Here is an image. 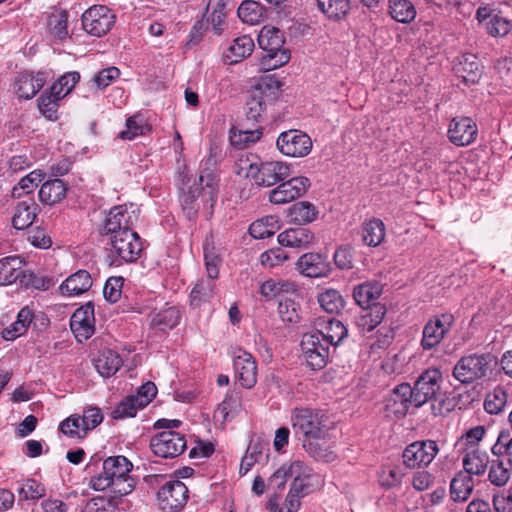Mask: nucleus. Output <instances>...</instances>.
<instances>
[{
    "label": "nucleus",
    "mask_w": 512,
    "mask_h": 512,
    "mask_svg": "<svg viewBox=\"0 0 512 512\" xmlns=\"http://www.w3.org/2000/svg\"><path fill=\"white\" fill-rule=\"evenodd\" d=\"M218 189L217 177L207 171L202 172L192 184L185 183L179 194L184 216L189 221H194L202 211L206 218H210L214 212Z\"/></svg>",
    "instance_id": "1"
},
{
    "label": "nucleus",
    "mask_w": 512,
    "mask_h": 512,
    "mask_svg": "<svg viewBox=\"0 0 512 512\" xmlns=\"http://www.w3.org/2000/svg\"><path fill=\"white\" fill-rule=\"evenodd\" d=\"M497 365L492 353H472L462 356L453 368V377L462 384H472L486 379Z\"/></svg>",
    "instance_id": "2"
},
{
    "label": "nucleus",
    "mask_w": 512,
    "mask_h": 512,
    "mask_svg": "<svg viewBox=\"0 0 512 512\" xmlns=\"http://www.w3.org/2000/svg\"><path fill=\"white\" fill-rule=\"evenodd\" d=\"M280 88L281 83L274 75L261 77L246 102L247 119L258 121L267 106L277 99Z\"/></svg>",
    "instance_id": "3"
},
{
    "label": "nucleus",
    "mask_w": 512,
    "mask_h": 512,
    "mask_svg": "<svg viewBox=\"0 0 512 512\" xmlns=\"http://www.w3.org/2000/svg\"><path fill=\"white\" fill-rule=\"evenodd\" d=\"M326 420V414L318 409L301 407L291 412V423L295 434H300L308 440H317L325 436Z\"/></svg>",
    "instance_id": "4"
},
{
    "label": "nucleus",
    "mask_w": 512,
    "mask_h": 512,
    "mask_svg": "<svg viewBox=\"0 0 512 512\" xmlns=\"http://www.w3.org/2000/svg\"><path fill=\"white\" fill-rule=\"evenodd\" d=\"M290 175V166L282 161H259L247 168V177L257 185L270 187L284 181Z\"/></svg>",
    "instance_id": "5"
},
{
    "label": "nucleus",
    "mask_w": 512,
    "mask_h": 512,
    "mask_svg": "<svg viewBox=\"0 0 512 512\" xmlns=\"http://www.w3.org/2000/svg\"><path fill=\"white\" fill-rule=\"evenodd\" d=\"M110 254L115 262H135L143 249L139 235L133 230L109 238Z\"/></svg>",
    "instance_id": "6"
},
{
    "label": "nucleus",
    "mask_w": 512,
    "mask_h": 512,
    "mask_svg": "<svg viewBox=\"0 0 512 512\" xmlns=\"http://www.w3.org/2000/svg\"><path fill=\"white\" fill-rule=\"evenodd\" d=\"M132 468V463L125 456L108 457L103 462V471L91 478V487L97 491H104L110 488L114 481L128 476Z\"/></svg>",
    "instance_id": "7"
},
{
    "label": "nucleus",
    "mask_w": 512,
    "mask_h": 512,
    "mask_svg": "<svg viewBox=\"0 0 512 512\" xmlns=\"http://www.w3.org/2000/svg\"><path fill=\"white\" fill-rule=\"evenodd\" d=\"M258 44L267 52L270 60H275L273 68L280 67L289 61L290 53L283 49L284 37L278 28L264 26L258 35Z\"/></svg>",
    "instance_id": "8"
},
{
    "label": "nucleus",
    "mask_w": 512,
    "mask_h": 512,
    "mask_svg": "<svg viewBox=\"0 0 512 512\" xmlns=\"http://www.w3.org/2000/svg\"><path fill=\"white\" fill-rule=\"evenodd\" d=\"M116 21V15L104 5H94L82 15L83 29L91 36L102 37L107 34Z\"/></svg>",
    "instance_id": "9"
},
{
    "label": "nucleus",
    "mask_w": 512,
    "mask_h": 512,
    "mask_svg": "<svg viewBox=\"0 0 512 512\" xmlns=\"http://www.w3.org/2000/svg\"><path fill=\"white\" fill-rule=\"evenodd\" d=\"M442 373L437 368L424 371L412 387L414 406L420 407L429 401H436L440 394Z\"/></svg>",
    "instance_id": "10"
},
{
    "label": "nucleus",
    "mask_w": 512,
    "mask_h": 512,
    "mask_svg": "<svg viewBox=\"0 0 512 512\" xmlns=\"http://www.w3.org/2000/svg\"><path fill=\"white\" fill-rule=\"evenodd\" d=\"M139 211L134 205L127 207L119 205L113 207L106 216L103 232L104 235L113 237L121 234L124 230H133V226L138 222Z\"/></svg>",
    "instance_id": "11"
},
{
    "label": "nucleus",
    "mask_w": 512,
    "mask_h": 512,
    "mask_svg": "<svg viewBox=\"0 0 512 512\" xmlns=\"http://www.w3.org/2000/svg\"><path fill=\"white\" fill-rule=\"evenodd\" d=\"M187 447L183 434L172 430H165L154 435L150 440V448L155 456L161 458H175L180 456Z\"/></svg>",
    "instance_id": "12"
},
{
    "label": "nucleus",
    "mask_w": 512,
    "mask_h": 512,
    "mask_svg": "<svg viewBox=\"0 0 512 512\" xmlns=\"http://www.w3.org/2000/svg\"><path fill=\"white\" fill-rule=\"evenodd\" d=\"M455 318L451 313H442L433 316L424 325L421 346L430 350L441 343L454 325Z\"/></svg>",
    "instance_id": "13"
},
{
    "label": "nucleus",
    "mask_w": 512,
    "mask_h": 512,
    "mask_svg": "<svg viewBox=\"0 0 512 512\" xmlns=\"http://www.w3.org/2000/svg\"><path fill=\"white\" fill-rule=\"evenodd\" d=\"M276 146L285 156L301 158L311 152L312 140L305 132L291 129L282 132L278 136Z\"/></svg>",
    "instance_id": "14"
},
{
    "label": "nucleus",
    "mask_w": 512,
    "mask_h": 512,
    "mask_svg": "<svg viewBox=\"0 0 512 512\" xmlns=\"http://www.w3.org/2000/svg\"><path fill=\"white\" fill-rule=\"evenodd\" d=\"M439 447L434 440L415 441L403 451V463L407 468L427 467L436 457Z\"/></svg>",
    "instance_id": "15"
},
{
    "label": "nucleus",
    "mask_w": 512,
    "mask_h": 512,
    "mask_svg": "<svg viewBox=\"0 0 512 512\" xmlns=\"http://www.w3.org/2000/svg\"><path fill=\"white\" fill-rule=\"evenodd\" d=\"M157 498L163 511L177 512L187 503L188 488L180 480H170L158 491Z\"/></svg>",
    "instance_id": "16"
},
{
    "label": "nucleus",
    "mask_w": 512,
    "mask_h": 512,
    "mask_svg": "<svg viewBox=\"0 0 512 512\" xmlns=\"http://www.w3.org/2000/svg\"><path fill=\"white\" fill-rule=\"evenodd\" d=\"M311 182L305 176L293 177L287 181H282L276 188L269 192L268 199L273 204H286L303 196Z\"/></svg>",
    "instance_id": "17"
},
{
    "label": "nucleus",
    "mask_w": 512,
    "mask_h": 512,
    "mask_svg": "<svg viewBox=\"0 0 512 512\" xmlns=\"http://www.w3.org/2000/svg\"><path fill=\"white\" fill-rule=\"evenodd\" d=\"M233 365L241 386L250 389L257 382V363L247 351L237 348L233 352Z\"/></svg>",
    "instance_id": "18"
},
{
    "label": "nucleus",
    "mask_w": 512,
    "mask_h": 512,
    "mask_svg": "<svg viewBox=\"0 0 512 512\" xmlns=\"http://www.w3.org/2000/svg\"><path fill=\"white\" fill-rule=\"evenodd\" d=\"M301 348L308 366L313 370L325 367L329 355V347L320 339L319 334L304 335Z\"/></svg>",
    "instance_id": "19"
},
{
    "label": "nucleus",
    "mask_w": 512,
    "mask_h": 512,
    "mask_svg": "<svg viewBox=\"0 0 512 512\" xmlns=\"http://www.w3.org/2000/svg\"><path fill=\"white\" fill-rule=\"evenodd\" d=\"M70 328L78 342L90 338L95 330L94 306L91 302L79 307L70 318Z\"/></svg>",
    "instance_id": "20"
},
{
    "label": "nucleus",
    "mask_w": 512,
    "mask_h": 512,
    "mask_svg": "<svg viewBox=\"0 0 512 512\" xmlns=\"http://www.w3.org/2000/svg\"><path fill=\"white\" fill-rule=\"evenodd\" d=\"M448 138L456 146H467L476 140L478 128L470 117H455L448 129Z\"/></svg>",
    "instance_id": "21"
},
{
    "label": "nucleus",
    "mask_w": 512,
    "mask_h": 512,
    "mask_svg": "<svg viewBox=\"0 0 512 512\" xmlns=\"http://www.w3.org/2000/svg\"><path fill=\"white\" fill-rule=\"evenodd\" d=\"M297 270L304 276L320 278L328 276L331 265L326 256L319 253H306L302 255L297 263Z\"/></svg>",
    "instance_id": "22"
},
{
    "label": "nucleus",
    "mask_w": 512,
    "mask_h": 512,
    "mask_svg": "<svg viewBox=\"0 0 512 512\" xmlns=\"http://www.w3.org/2000/svg\"><path fill=\"white\" fill-rule=\"evenodd\" d=\"M412 387L408 383L397 385L386 399V410L395 416H404L409 407L414 405Z\"/></svg>",
    "instance_id": "23"
},
{
    "label": "nucleus",
    "mask_w": 512,
    "mask_h": 512,
    "mask_svg": "<svg viewBox=\"0 0 512 512\" xmlns=\"http://www.w3.org/2000/svg\"><path fill=\"white\" fill-rule=\"evenodd\" d=\"M454 70L467 85L478 83L482 75L480 62L477 56L471 53L457 57Z\"/></svg>",
    "instance_id": "24"
},
{
    "label": "nucleus",
    "mask_w": 512,
    "mask_h": 512,
    "mask_svg": "<svg viewBox=\"0 0 512 512\" xmlns=\"http://www.w3.org/2000/svg\"><path fill=\"white\" fill-rule=\"evenodd\" d=\"M46 77L42 72H23L15 81L16 93L20 98H33L44 86Z\"/></svg>",
    "instance_id": "25"
},
{
    "label": "nucleus",
    "mask_w": 512,
    "mask_h": 512,
    "mask_svg": "<svg viewBox=\"0 0 512 512\" xmlns=\"http://www.w3.org/2000/svg\"><path fill=\"white\" fill-rule=\"evenodd\" d=\"M383 292V285L378 280H368L353 288L352 296L361 308L372 306Z\"/></svg>",
    "instance_id": "26"
},
{
    "label": "nucleus",
    "mask_w": 512,
    "mask_h": 512,
    "mask_svg": "<svg viewBox=\"0 0 512 512\" xmlns=\"http://www.w3.org/2000/svg\"><path fill=\"white\" fill-rule=\"evenodd\" d=\"M38 205L34 199L27 196L24 200L20 201L15 209L12 218V225L15 229L24 230L30 227L37 215Z\"/></svg>",
    "instance_id": "27"
},
{
    "label": "nucleus",
    "mask_w": 512,
    "mask_h": 512,
    "mask_svg": "<svg viewBox=\"0 0 512 512\" xmlns=\"http://www.w3.org/2000/svg\"><path fill=\"white\" fill-rule=\"evenodd\" d=\"M92 286V278L86 270H78L70 275L59 287L63 296H76L88 291Z\"/></svg>",
    "instance_id": "28"
},
{
    "label": "nucleus",
    "mask_w": 512,
    "mask_h": 512,
    "mask_svg": "<svg viewBox=\"0 0 512 512\" xmlns=\"http://www.w3.org/2000/svg\"><path fill=\"white\" fill-rule=\"evenodd\" d=\"M386 314V307L381 303L362 308L356 317V325L362 332H370L378 326Z\"/></svg>",
    "instance_id": "29"
},
{
    "label": "nucleus",
    "mask_w": 512,
    "mask_h": 512,
    "mask_svg": "<svg viewBox=\"0 0 512 512\" xmlns=\"http://www.w3.org/2000/svg\"><path fill=\"white\" fill-rule=\"evenodd\" d=\"M386 235L384 222L379 218H371L363 222L361 237L365 245L369 247L379 246Z\"/></svg>",
    "instance_id": "30"
},
{
    "label": "nucleus",
    "mask_w": 512,
    "mask_h": 512,
    "mask_svg": "<svg viewBox=\"0 0 512 512\" xmlns=\"http://www.w3.org/2000/svg\"><path fill=\"white\" fill-rule=\"evenodd\" d=\"M315 334H319L322 342L330 347L337 346L344 338H346L348 330L341 321L335 318H330Z\"/></svg>",
    "instance_id": "31"
},
{
    "label": "nucleus",
    "mask_w": 512,
    "mask_h": 512,
    "mask_svg": "<svg viewBox=\"0 0 512 512\" xmlns=\"http://www.w3.org/2000/svg\"><path fill=\"white\" fill-rule=\"evenodd\" d=\"M314 235L306 228H291L278 235V242L281 246L291 248H302L310 244Z\"/></svg>",
    "instance_id": "32"
},
{
    "label": "nucleus",
    "mask_w": 512,
    "mask_h": 512,
    "mask_svg": "<svg viewBox=\"0 0 512 512\" xmlns=\"http://www.w3.org/2000/svg\"><path fill=\"white\" fill-rule=\"evenodd\" d=\"M489 463L488 454L478 448L467 450L463 457L464 473L472 475H483Z\"/></svg>",
    "instance_id": "33"
},
{
    "label": "nucleus",
    "mask_w": 512,
    "mask_h": 512,
    "mask_svg": "<svg viewBox=\"0 0 512 512\" xmlns=\"http://www.w3.org/2000/svg\"><path fill=\"white\" fill-rule=\"evenodd\" d=\"M255 47L253 39L248 35L237 37L224 54L229 64H236L249 56Z\"/></svg>",
    "instance_id": "34"
},
{
    "label": "nucleus",
    "mask_w": 512,
    "mask_h": 512,
    "mask_svg": "<svg viewBox=\"0 0 512 512\" xmlns=\"http://www.w3.org/2000/svg\"><path fill=\"white\" fill-rule=\"evenodd\" d=\"M474 480L468 473L459 472L451 480L450 495L456 502L466 501L474 489Z\"/></svg>",
    "instance_id": "35"
},
{
    "label": "nucleus",
    "mask_w": 512,
    "mask_h": 512,
    "mask_svg": "<svg viewBox=\"0 0 512 512\" xmlns=\"http://www.w3.org/2000/svg\"><path fill=\"white\" fill-rule=\"evenodd\" d=\"M122 364L123 361L120 355L111 349L101 351L95 360V368L105 378L114 375Z\"/></svg>",
    "instance_id": "36"
},
{
    "label": "nucleus",
    "mask_w": 512,
    "mask_h": 512,
    "mask_svg": "<svg viewBox=\"0 0 512 512\" xmlns=\"http://www.w3.org/2000/svg\"><path fill=\"white\" fill-rule=\"evenodd\" d=\"M23 260L20 256H7L0 259V285L14 283L22 273Z\"/></svg>",
    "instance_id": "37"
},
{
    "label": "nucleus",
    "mask_w": 512,
    "mask_h": 512,
    "mask_svg": "<svg viewBox=\"0 0 512 512\" xmlns=\"http://www.w3.org/2000/svg\"><path fill=\"white\" fill-rule=\"evenodd\" d=\"M388 14L396 22L407 24L416 18L417 11L410 0H389Z\"/></svg>",
    "instance_id": "38"
},
{
    "label": "nucleus",
    "mask_w": 512,
    "mask_h": 512,
    "mask_svg": "<svg viewBox=\"0 0 512 512\" xmlns=\"http://www.w3.org/2000/svg\"><path fill=\"white\" fill-rule=\"evenodd\" d=\"M66 191V185L61 179L48 180L39 190V199L44 204L53 205L65 197Z\"/></svg>",
    "instance_id": "39"
},
{
    "label": "nucleus",
    "mask_w": 512,
    "mask_h": 512,
    "mask_svg": "<svg viewBox=\"0 0 512 512\" xmlns=\"http://www.w3.org/2000/svg\"><path fill=\"white\" fill-rule=\"evenodd\" d=\"M33 319V313L28 307L22 308L15 322L4 328L2 331V337L7 341H13L17 337L23 335Z\"/></svg>",
    "instance_id": "40"
},
{
    "label": "nucleus",
    "mask_w": 512,
    "mask_h": 512,
    "mask_svg": "<svg viewBox=\"0 0 512 512\" xmlns=\"http://www.w3.org/2000/svg\"><path fill=\"white\" fill-rule=\"evenodd\" d=\"M317 216V208L308 201H299L289 208L290 220L299 225L311 223Z\"/></svg>",
    "instance_id": "41"
},
{
    "label": "nucleus",
    "mask_w": 512,
    "mask_h": 512,
    "mask_svg": "<svg viewBox=\"0 0 512 512\" xmlns=\"http://www.w3.org/2000/svg\"><path fill=\"white\" fill-rule=\"evenodd\" d=\"M317 5L327 18L335 21L344 19L350 10L349 0H317Z\"/></svg>",
    "instance_id": "42"
},
{
    "label": "nucleus",
    "mask_w": 512,
    "mask_h": 512,
    "mask_svg": "<svg viewBox=\"0 0 512 512\" xmlns=\"http://www.w3.org/2000/svg\"><path fill=\"white\" fill-rule=\"evenodd\" d=\"M238 17L247 24H258L265 16L264 7L256 1L245 0L237 10Z\"/></svg>",
    "instance_id": "43"
},
{
    "label": "nucleus",
    "mask_w": 512,
    "mask_h": 512,
    "mask_svg": "<svg viewBox=\"0 0 512 512\" xmlns=\"http://www.w3.org/2000/svg\"><path fill=\"white\" fill-rule=\"evenodd\" d=\"M278 221L274 216H267L254 221L249 226V233L255 239L269 238L278 230Z\"/></svg>",
    "instance_id": "44"
},
{
    "label": "nucleus",
    "mask_w": 512,
    "mask_h": 512,
    "mask_svg": "<svg viewBox=\"0 0 512 512\" xmlns=\"http://www.w3.org/2000/svg\"><path fill=\"white\" fill-rule=\"evenodd\" d=\"M179 311L175 307H169L153 315L151 325L160 331H166L178 325Z\"/></svg>",
    "instance_id": "45"
},
{
    "label": "nucleus",
    "mask_w": 512,
    "mask_h": 512,
    "mask_svg": "<svg viewBox=\"0 0 512 512\" xmlns=\"http://www.w3.org/2000/svg\"><path fill=\"white\" fill-rule=\"evenodd\" d=\"M214 279L208 277V279L199 280L193 287L190 293L191 305L198 307L201 303L208 301L213 295L215 290Z\"/></svg>",
    "instance_id": "46"
},
{
    "label": "nucleus",
    "mask_w": 512,
    "mask_h": 512,
    "mask_svg": "<svg viewBox=\"0 0 512 512\" xmlns=\"http://www.w3.org/2000/svg\"><path fill=\"white\" fill-rule=\"evenodd\" d=\"M318 303L327 313H339L344 307V299L339 291L327 289L318 295Z\"/></svg>",
    "instance_id": "47"
},
{
    "label": "nucleus",
    "mask_w": 512,
    "mask_h": 512,
    "mask_svg": "<svg viewBox=\"0 0 512 512\" xmlns=\"http://www.w3.org/2000/svg\"><path fill=\"white\" fill-rule=\"evenodd\" d=\"M61 99L63 98L54 94V91L50 88L48 92L43 93L38 99L40 113L49 120L57 119V111Z\"/></svg>",
    "instance_id": "48"
},
{
    "label": "nucleus",
    "mask_w": 512,
    "mask_h": 512,
    "mask_svg": "<svg viewBox=\"0 0 512 512\" xmlns=\"http://www.w3.org/2000/svg\"><path fill=\"white\" fill-rule=\"evenodd\" d=\"M59 430L65 436L72 439H84L86 437L84 426L82 425L81 416L73 414L64 419L59 424Z\"/></svg>",
    "instance_id": "49"
},
{
    "label": "nucleus",
    "mask_w": 512,
    "mask_h": 512,
    "mask_svg": "<svg viewBox=\"0 0 512 512\" xmlns=\"http://www.w3.org/2000/svg\"><path fill=\"white\" fill-rule=\"evenodd\" d=\"M68 13L64 10L53 12L47 22L50 33L57 39L63 40L68 35Z\"/></svg>",
    "instance_id": "50"
},
{
    "label": "nucleus",
    "mask_w": 512,
    "mask_h": 512,
    "mask_svg": "<svg viewBox=\"0 0 512 512\" xmlns=\"http://www.w3.org/2000/svg\"><path fill=\"white\" fill-rule=\"evenodd\" d=\"M240 408V397L237 393H228L215 411V418L226 422L229 416L236 414Z\"/></svg>",
    "instance_id": "51"
},
{
    "label": "nucleus",
    "mask_w": 512,
    "mask_h": 512,
    "mask_svg": "<svg viewBox=\"0 0 512 512\" xmlns=\"http://www.w3.org/2000/svg\"><path fill=\"white\" fill-rule=\"evenodd\" d=\"M511 477L510 468L502 460H494L491 463L488 480L497 487L505 486Z\"/></svg>",
    "instance_id": "52"
},
{
    "label": "nucleus",
    "mask_w": 512,
    "mask_h": 512,
    "mask_svg": "<svg viewBox=\"0 0 512 512\" xmlns=\"http://www.w3.org/2000/svg\"><path fill=\"white\" fill-rule=\"evenodd\" d=\"M305 451L315 460L326 463L333 462L336 459V454L330 449L329 446L320 444L313 440H308L303 444Z\"/></svg>",
    "instance_id": "53"
},
{
    "label": "nucleus",
    "mask_w": 512,
    "mask_h": 512,
    "mask_svg": "<svg viewBox=\"0 0 512 512\" xmlns=\"http://www.w3.org/2000/svg\"><path fill=\"white\" fill-rule=\"evenodd\" d=\"M507 398L508 395L503 388H495L492 392L488 393L485 398V411L489 414L502 412L507 403Z\"/></svg>",
    "instance_id": "54"
},
{
    "label": "nucleus",
    "mask_w": 512,
    "mask_h": 512,
    "mask_svg": "<svg viewBox=\"0 0 512 512\" xmlns=\"http://www.w3.org/2000/svg\"><path fill=\"white\" fill-rule=\"evenodd\" d=\"M294 290V284L288 281H277L269 279L260 286V293L263 297L271 300L281 293H288Z\"/></svg>",
    "instance_id": "55"
},
{
    "label": "nucleus",
    "mask_w": 512,
    "mask_h": 512,
    "mask_svg": "<svg viewBox=\"0 0 512 512\" xmlns=\"http://www.w3.org/2000/svg\"><path fill=\"white\" fill-rule=\"evenodd\" d=\"M20 500H38L45 496L46 488L35 479H27L18 488Z\"/></svg>",
    "instance_id": "56"
},
{
    "label": "nucleus",
    "mask_w": 512,
    "mask_h": 512,
    "mask_svg": "<svg viewBox=\"0 0 512 512\" xmlns=\"http://www.w3.org/2000/svg\"><path fill=\"white\" fill-rule=\"evenodd\" d=\"M80 80V74L77 71H70L62 75L57 82H55L52 85V91H54V94L59 95L60 97L64 98L66 95H68L75 85Z\"/></svg>",
    "instance_id": "57"
},
{
    "label": "nucleus",
    "mask_w": 512,
    "mask_h": 512,
    "mask_svg": "<svg viewBox=\"0 0 512 512\" xmlns=\"http://www.w3.org/2000/svg\"><path fill=\"white\" fill-rule=\"evenodd\" d=\"M204 260L208 277L216 279L219 274V266L222 262L220 256L216 253L215 247L209 241L204 243Z\"/></svg>",
    "instance_id": "58"
},
{
    "label": "nucleus",
    "mask_w": 512,
    "mask_h": 512,
    "mask_svg": "<svg viewBox=\"0 0 512 512\" xmlns=\"http://www.w3.org/2000/svg\"><path fill=\"white\" fill-rule=\"evenodd\" d=\"M283 467L286 475L288 478H292V481L313 478V470L301 460L284 463Z\"/></svg>",
    "instance_id": "59"
},
{
    "label": "nucleus",
    "mask_w": 512,
    "mask_h": 512,
    "mask_svg": "<svg viewBox=\"0 0 512 512\" xmlns=\"http://www.w3.org/2000/svg\"><path fill=\"white\" fill-rule=\"evenodd\" d=\"M42 181V174L38 171H32L23 177L17 186L13 188V197H21L22 194H30L35 187Z\"/></svg>",
    "instance_id": "60"
},
{
    "label": "nucleus",
    "mask_w": 512,
    "mask_h": 512,
    "mask_svg": "<svg viewBox=\"0 0 512 512\" xmlns=\"http://www.w3.org/2000/svg\"><path fill=\"white\" fill-rule=\"evenodd\" d=\"M147 125L144 124L142 117L134 115L127 119L126 130L119 134V137L126 140H132L139 135H144Z\"/></svg>",
    "instance_id": "61"
},
{
    "label": "nucleus",
    "mask_w": 512,
    "mask_h": 512,
    "mask_svg": "<svg viewBox=\"0 0 512 512\" xmlns=\"http://www.w3.org/2000/svg\"><path fill=\"white\" fill-rule=\"evenodd\" d=\"M136 402L137 399H134L131 395L127 396L113 410L112 417L114 419H124L136 416L137 411L141 409Z\"/></svg>",
    "instance_id": "62"
},
{
    "label": "nucleus",
    "mask_w": 512,
    "mask_h": 512,
    "mask_svg": "<svg viewBox=\"0 0 512 512\" xmlns=\"http://www.w3.org/2000/svg\"><path fill=\"white\" fill-rule=\"evenodd\" d=\"M491 451L495 456L506 455L508 463L512 465V437H510L509 432H500Z\"/></svg>",
    "instance_id": "63"
},
{
    "label": "nucleus",
    "mask_w": 512,
    "mask_h": 512,
    "mask_svg": "<svg viewBox=\"0 0 512 512\" xmlns=\"http://www.w3.org/2000/svg\"><path fill=\"white\" fill-rule=\"evenodd\" d=\"M486 29L493 37H504L510 32L511 23L504 17L493 15L487 22Z\"/></svg>",
    "instance_id": "64"
}]
</instances>
